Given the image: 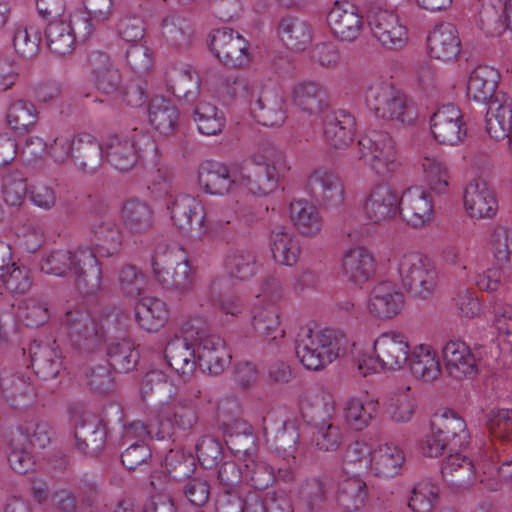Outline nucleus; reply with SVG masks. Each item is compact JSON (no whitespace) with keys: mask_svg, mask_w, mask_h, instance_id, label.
I'll return each instance as SVG.
<instances>
[{"mask_svg":"<svg viewBox=\"0 0 512 512\" xmlns=\"http://www.w3.org/2000/svg\"><path fill=\"white\" fill-rule=\"evenodd\" d=\"M41 272L65 277L71 273L77 291L83 296L94 295L102 288V267L94 250L79 246L74 251L53 249L43 254Z\"/></svg>","mask_w":512,"mask_h":512,"instance_id":"1","label":"nucleus"},{"mask_svg":"<svg viewBox=\"0 0 512 512\" xmlns=\"http://www.w3.org/2000/svg\"><path fill=\"white\" fill-rule=\"evenodd\" d=\"M153 194L165 195L170 198L167 210L170 218L178 230L193 239H202L206 234V213L204 206L194 197L180 194L172 198V176L158 170L152 185L149 186Z\"/></svg>","mask_w":512,"mask_h":512,"instance_id":"2","label":"nucleus"},{"mask_svg":"<svg viewBox=\"0 0 512 512\" xmlns=\"http://www.w3.org/2000/svg\"><path fill=\"white\" fill-rule=\"evenodd\" d=\"M289 171L286 153L266 144L250 157L245 172L238 173L239 186L246 187L254 195L264 196L273 192Z\"/></svg>","mask_w":512,"mask_h":512,"instance_id":"3","label":"nucleus"},{"mask_svg":"<svg viewBox=\"0 0 512 512\" xmlns=\"http://www.w3.org/2000/svg\"><path fill=\"white\" fill-rule=\"evenodd\" d=\"M346 344L345 335L339 330L304 328L298 333L295 349L306 369L318 371L337 359Z\"/></svg>","mask_w":512,"mask_h":512,"instance_id":"4","label":"nucleus"},{"mask_svg":"<svg viewBox=\"0 0 512 512\" xmlns=\"http://www.w3.org/2000/svg\"><path fill=\"white\" fill-rule=\"evenodd\" d=\"M403 287L411 297L425 300L436 290L438 274L433 261L419 252H405L397 258Z\"/></svg>","mask_w":512,"mask_h":512,"instance_id":"5","label":"nucleus"},{"mask_svg":"<svg viewBox=\"0 0 512 512\" xmlns=\"http://www.w3.org/2000/svg\"><path fill=\"white\" fill-rule=\"evenodd\" d=\"M365 101L369 110L383 120L410 124L415 119L414 107L407 96L390 83L380 80L371 83Z\"/></svg>","mask_w":512,"mask_h":512,"instance_id":"6","label":"nucleus"},{"mask_svg":"<svg viewBox=\"0 0 512 512\" xmlns=\"http://www.w3.org/2000/svg\"><path fill=\"white\" fill-rule=\"evenodd\" d=\"M280 297L279 281L267 279L263 283L262 295H257V302L250 311L253 333L266 341L283 338L285 335V331L280 328V311L275 304Z\"/></svg>","mask_w":512,"mask_h":512,"instance_id":"7","label":"nucleus"},{"mask_svg":"<svg viewBox=\"0 0 512 512\" xmlns=\"http://www.w3.org/2000/svg\"><path fill=\"white\" fill-rule=\"evenodd\" d=\"M357 158L380 177L392 175L400 166L395 142L384 131H372L357 145Z\"/></svg>","mask_w":512,"mask_h":512,"instance_id":"8","label":"nucleus"},{"mask_svg":"<svg viewBox=\"0 0 512 512\" xmlns=\"http://www.w3.org/2000/svg\"><path fill=\"white\" fill-rule=\"evenodd\" d=\"M63 326L71 346L82 353L94 352L105 342L104 325L84 308L68 310L63 318Z\"/></svg>","mask_w":512,"mask_h":512,"instance_id":"9","label":"nucleus"},{"mask_svg":"<svg viewBox=\"0 0 512 512\" xmlns=\"http://www.w3.org/2000/svg\"><path fill=\"white\" fill-rule=\"evenodd\" d=\"M89 229L101 256L112 257L122 247V232L109 205L98 202L89 216Z\"/></svg>","mask_w":512,"mask_h":512,"instance_id":"10","label":"nucleus"},{"mask_svg":"<svg viewBox=\"0 0 512 512\" xmlns=\"http://www.w3.org/2000/svg\"><path fill=\"white\" fill-rule=\"evenodd\" d=\"M174 263L173 255L158 251L152 256V270L156 281L161 287L177 295L192 292L195 285V274L187 260Z\"/></svg>","mask_w":512,"mask_h":512,"instance_id":"11","label":"nucleus"},{"mask_svg":"<svg viewBox=\"0 0 512 512\" xmlns=\"http://www.w3.org/2000/svg\"><path fill=\"white\" fill-rule=\"evenodd\" d=\"M367 23L372 36L383 48L398 50L406 45L408 30L394 11L371 6L367 11Z\"/></svg>","mask_w":512,"mask_h":512,"instance_id":"12","label":"nucleus"},{"mask_svg":"<svg viewBox=\"0 0 512 512\" xmlns=\"http://www.w3.org/2000/svg\"><path fill=\"white\" fill-rule=\"evenodd\" d=\"M361 207L369 223L384 224L398 214L399 195L391 185L378 183L365 194Z\"/></svg>","mask_w":512,"mask_h":512,"instance_id":"13","label":"nucleus"},{"mask_svg":"<svg viewBox=\"0 0 512 512\" xmlns=\"http://www.w3.org/2000/svg\"><path fill=\"white\" fill-rule=\"evenodd\" d=\"M305 187L313 201L321 207L336 208L344 201V185L333 170L324 167L313 170Z\"/></svg>","mask_w":512,"mask_h":512,"instance_id":"14","label":"nucleus"},{"mask_svg":"<svg viewBox=\"0 0 512 512\" xmlns=\"http://www.w3.org/2000/svg\"><path fill=\"white\" fill-rule=\"evenodd\" d=\"M444 369L455 380L473 379L479 373L480 358L460 339H450L442 348Z\"/></svg>","mask_w":512,"mask_h":512,"instance_id":"15","label":"nucleus"},{"mask_svg":"<svg viewBox=\"0 0 512 512\" xmlns=\"http://www.w3.org/2000/svg\"><path fill=\"white\" fill-rule=\"evenodd\" d=\"M373 348L383 371L400 370L408 362L411 352L408 337L399 331L383 332L375 339Z\"/></svg>","mask_w":512,"mask_h":512,"instance_id":"16","label":"nucleus"},{"mask_svg":"<svg viewBox=\"0 0 512 512\" xmlns=\"http://www.w3.org/2000/svg\"><path fill=\"white\" fill-rule=\"evenodd\" d=\"M430 124L434 138L441 144L457 145L466 136L462 112L453 104L439 107L432 115Z\"/></svg>","mask_w":512,"mask_h":512,"instance_id":"17","label":"nucleus"},{"mask_svg":"<svg viewBox=\"0 0 512 512\" xmlns=\"http://www.w3.org/2000/svg\"><path fill=\"white\" fill-rule=\"evenodd\" d=\"M406 223L414 228L427 225L433 219V204L429 192L419 186L406 189L399 196V210Z\"/></svg>","mask_w":512,"mask_h":512,"instance_id":"18","label":"nucleus"},{"mask_svg":"<svg viewBox=\"0 0 512 512\" xmlns=\"http://www.w3.org/2000/svg\"><path fill=\"white\" fill-rule=\"evenodd\" d=\"M210 46L216 57L227 66L239 67L247 62L248 43L231 28L215 30Z\"/></svg>","mask_w":512,"mask_h":512,"instance_id":"19","label":"nucleus"},{"mask_svg":"<svg viewBox=\"0 0 512 512\" xmlns=\"http://www.w3.org/2000/svg\"><path fill=\"white\" fill-rule=\"evenodd\" d=\"M327 23L335 37L347 42L356 40L364 25L358 7L348 1L334 3L327 15Z\"/></svg>","mask_w":512,"mask_h":512,"instance_id":"20","label":"nucleus"},{"mask_svg":"<svg viewBox=\"0 0 512 512\" xmlns=\"http://www.w3.org/2000/svg\"><path fill=\"white\" fill-rule=\"evenodd\" d=\"M251 113L263 126H281L287 117L285 99L277 89L263 87L251 103Z\"/></svg>","mask_w":512,"mask_h":512,"instance_id":"21","label":"nucleus"},{"mask_svg":"<svg viewBox=\"0 0 512 512\" xmlns=\"http://www.w3.org/2000/svg\"><path fill=\"white\" fill-rule=\"evenodd\" d=\"M464 206L469 216L476 219L492 218L498 210L495 192L481 178L472 180L466 186Z\"/></svg>","mask_w":512,"mask_h":512,"instance_id":"22","label":"nucleus"},{"mask_svg":"<svg viewBox=\"0 0 512 512\" xmlns=\"http://www.w3.org/2000/svg\"><path fill=\"white\" fill-rule=\"evenodd\" d=\"M207 296L212 306L231 320L238 318L246 309L244 300L232 291L231 281L225 276L210 281Z\"/></svg>","mask_w":512,"mask_h":512,"instance_id":"23","label":"nucleus"},{"mask_svg":"<svg viewBox=\"0 0 512 512\" xmlns=\"http://www.w3.org/2000/svg\"><path fill=\"white\" fill-rule=\"evenodd\" d=\"M196 358L203 372L219 375L230 363L231 356L223 339L215 335H208L199 338Z\"/></svg>","mask_w":512,"mask_h":512,"instance_id":"24","label":"nucleus"},{"mask_svg":"<svg viewBox=\"0 0 512 512\" xmlns=\"http://www.w3.org/2000/svg\"><path fill=\"white\" fill-rule=\"evenodd\" d=\"M198 184L205 193L223 195L239 186L238 173L230 171L224 164L206 162L199 169Z\"/></svg>","mask_w":512,"mask_h":512,"instance_id":"25","label":"nucleus"},{"mask_svg":"<svg viewBox=\"0 0 512 512\" xmlns=\"http://www.w3.org/2000/svg\"><path fill=\"white\" fill-rule=\"evenodd\" d=\"M165 358L169 366L181 377L189 382L196 370V348L187 337L175 336L165 348Z\"/></svg>","mask_w":512,"mask_h":512,"instance_id":"26","label":"nucleus"},{"mask_svg":"<svg viewBox=\"0 0 512 512\" xmlns=\"http://www.w3.org/2000/svg\"><path fill=\"white\" fill-rule=\"evenodd\" d=\"M355 118L344 110L328 113L323 122V134L327 144L334 149H345L353 141Z\"/></svg>","mask_w":512,"mask_h":512,"instance_id":"27","label":"nucleus"},{"mask_svg":"<svg viewBox=\"0 0 512 512\" xmlns=\"http://www.w3.org/2000/svg\"><path fill=\"white\" fill-rule=\"evenodd\" d=\"M104 146L98 139L87 132L74 135L72 161L84 173L94 174L102 165Z\"/></svg>","mask_w":512,"mask_h":512,"instance_id":"28","label":"nucleus"},{"mask_svg":"<svg viewBox=\"0 0 512 512\" xmlns=\"http://www.w3.org/2000/svg\"><path fill=\"white\" fill-rule=\"evenodd\" d=\"M87 67L91 79L98 90L105 94H112L118 91L121 83L119 69L112 63L108 54L101 51H94L89 54Z\"/></svg>","mask_w":512,"mask_h":512,"instance_id":"29","label":"nucleus"},{"mask_svg":"<svg viewBox=\"0 0 512 512\" xmlns=\"http://www.w3.org/2000/svg\"><path fill=\"white\" fill-rule=\"evenodd\" d=\"M104 154L107 162L121 172L131 170L139 160L134 137L126 135L109 136L104 144Z\"/></svg>","mask_w":512,"mask_h":512,"instance_id":"30","label":"nucleus"},{"mask_svg":"<svg viewBox=\"0 0 512 512\" xmlns=\"http://www.w3.org/2000/svg\"><path fill=\"white\" fill-rule=\"evenodd\" d=\"M404 296L390 282L375 285L370 293L368 309L376 317L390 319L400 313Z\"/></svg>","mask_w":512,"mask_h":512,"instance_id":"31","label":"nucleus"},{"mask_svg":"<svg viewBox=\"0 0 512 512\" xmlns=\"http://www.w3.org/2000/svg\"><path fill=\"white\" fill-rule=\"evenodd\" d=\"M269 247L274 261L285 266L295 265L301 254L299 237L285 226L277 225L271 230Z\"/></svg>","mask_w":512,"mask_h":512,"instance_id":"32","label":"nucleus"},{"mask_svg":"<svg viewBox=\"0 0 512 512\" xmlns=\"http://www.w3.org/2000/svg\"><path fill=\"white\" fill-rule=\"evenodd\" d=\"M429 55L437 60L452 61L460 53V39L457 29L451 23H441L430 32L428 39Z\"/></svg>","mask_w":512,"mask_h":512,"instance_id":"33","label":"nucleus"},{"mask_svg":"<svg viewBox=\"0 0 512 512\" xmlns=\"http://www.w3.org/2000/svg\"><path fill=\"white\" fill-rule=\"evenodd\" d=\"M500 74L490 66H479L475 68L467 82V96L477 102L489 103V105L503 92H496Z\"/></svg>","mask_w":512,"mask_h":512,"instance_id":"34","label":"nucleus"},{"mask_svg":"<svg viewBox=\"0 0 512 512\" xmlns=\"http://www.w3.org/2000/svg\"><path fill=\"white\" fill-rule=\"evenodd\" d=\"M0 283L11 293L23 294L32 285L29 269L16 262H10L7 248L0 246Z\"/></svg>","mask_w":512,"mask_h":512,"instance_id":"35","label":"nucleus"},{"mask_svg":"<svg viewBox=\"0 0 512 512\" xmlns=\"http://www.w3.org/2000/svg\"><path fill=\"white\" fill-rule=\"evenodd\" d=\"M486 113V131L496 141L504 140L512 128V103L506 94L496 96Z\"/></svg>","mask_w":512,"mask_h":512,"instance_id":"36","label":"nucleus"},{"mask_svg":"<svg viewBox=\"0 0 512 512\" xmlns=\"http://www.w3.org/2000/svg\"><path fill=\"white\" fill-rule=\"evenodd\" d=\"M441 475L452 489L468 488L475 480L474 465L459 453L450 454L442 463Z\"/></svg>","mask_w":512,"mask_h":512,"instance_id":"37","label":"nucleus"},{"mask_svg":"<svg viewBox=\"0 0 512 512\" xmlns=\"http://www.w3.org/2000/svg\"><path fill=\"white\" fill-rule=\"evenodd\" d=\"M168 318V305L157 297H143L135 306V320L148 332H157L165 325Z\"/></svg>","mask_w":512,"mask_h":512,"instance_id":"38","label":"nucleus"},{"mask_svg":"<svg viewBox=\"0 0 512 512\" xmlns=\"http://www.w3.org/2000/svg\"><path fill=\"white\" fill-rule=\"evenodd\" d=\"M289 215L294 227L303 236H316L323 228V219L317 207L307 200L292 201Z\"/></svg>","mask_w":512,"mask_h":512,"instance_id":"39","label":"nucleus"},{"mask_svg":"<svg viewBox=\"0 0 512 512\" xmlns=\"http://www.w3.org/2000/svg\"><path fill=\"white\" fill-rule=\"evenodd\" d=\"M342 269L350 281L361 285L368 281L375 271L374 258L364 247L352 248L342 259Z\"/></svg>","mask_w":512,"mask_h":512,"instance_id":"40","label":"nucleus"},{"mask_svg":"<svg viewBox=\"0 0 512 512\" xmlns=\"http://www.w3.org/2000/svg\"><path fill=\"white\" fill-rule=\"evenodd\" d=\"M407 363L412 374L426 382L436 380L441 374L437 353L430 345L415 346L410 352Z\"/></svg>","mask_w":512,"mask_h":512,"instance_id":"41","label":"nucleus"},{"mask_svg":"<svg viewBox=\"0 0 512 512\" xmlns=\"http://www.w3.org/2000/svg\"><path fill=\"white\" fill-rule=\"evenodd\" d=\"M404 463L403 451L392 443L378 445L370 458V469L378 477L396 476Z\"/></svg>","mask_w":512,"mask_h":512,"instance_id":"42","label":"nucleus"},{"mask_svg":"<svg viewBox=\"0 0 512 512\" xmlns=\"http://www.w3.org/2000/svg\"><path fill=\"white\" fill-rule=\"evenodd\" d=\"M292 100L303 112L317 114L327 106V91L318 82L303 81L292 88Z\"/></svg>","mask_w":512,"mask_h":512,"instance_id":"43","label":"nucleus"},{"mask_svg":"<svg viewBox=\"0 0 512 512\" xmlns=\"http://www.w3.org/2000/svg\"><path fill=\"white\" fill-rule=\"evenodd\" d=\"M195 462L191 458L184 459L175 467L176 477H187L184 480L182 491L187 500L198 507L204 506L210 498V485L201 477H188L193 472Z\"/></svg>","mask_w":512,"mask_h":512,"instance_id":"44","label":"nucleus"},{"mask_svg":"<svg viewBox=\"0 0 512 512\" xmlns=\"http://www.w3.org/2000/svg\"><path fill=\"white\" fill-rule=\"evenodd\" d=\"M180 113L176 105L168 99L154 97L149 105V122L152 127L164 136L175 132Z\"/></svg>","mask_w":512,"mask_h":512,"instance_id":"45","label":"nucleus"},{"mask_svg":"<svg viewBox=\"0 0 512 512\" xmlns=\"http://www.w3.org/2000/svg\"><path fill=\"white\" fill-rule=\"evenodd\" d=\"M38 117L39 113L33 102L18 99L7 107L5 124L14 133L24 135L35 127Z\"/></svg>","mask_w":512,"mask_h":512,"instance_id":"46","label":"nucleus"},{"mask_svg":"<svg viewBox=\"0 0 512 512\" xmlns=\"http://www.w3.org/2000/svg\"><path fill=\"white\" fill-rule=\"evenodd\" d=\"M367 497L366 483L359 477H351L339 483L336 502L343 512H356L365 506Z\"/></svg>","mask_w":512,"mask_h":512,"instance_id":"47","label":"nucleus"},{"mask_svg":"<svg viewBox=\"0 0 512 512\" xmlns=\"http://www.w3.org/2000/svg\"><path fill=\"white\" fill-rule=\"evenodd\" d=\"M282 42L292 50H303L312 40V27L297 17H284L278 25Z\"/></svg>","mask_w":512,"mask_h":512,"instance_id":"48","label":"nucleus"},{"mask_svg":"<svg viewBox=\"0 0 512 512\" xmlns=\"http://www.w3.org/2000/svg\"><path fill=\"white\" fill-rule=\"evenodd\" d=\"M13 47L16 53L24 58L35 57L41 41V27L34 22H19L12 30Z\"/></svg>","mask_w":512,"mask_h":512,"instance_id":"49","label":"nucleus"},{"mask_svg":"<svg viewBox=\"0 0 512 512\" xmlns=\"http://www.w3.org/2000/svg\"><path fill=\"white\" fill-rule=\"evenodd\" d=\"M224 268L229 276L248 280L257 273L256 256L249 249L231 248L225 255Z\"/></svg>","mask_w":512,"mask_h":512,"instance_id":"50","label":"nucleus"},{"mask_svg":"<svg viewBox=\"0 0 512 512\" xmlns=\"http://www.w3.org/2000/svg\"><path fill=\"white\" fill-rule=\"evenodd\" d=\"M48 48L58 56L72 53L75 45V35L71 23L60 19L51 21L45 30Z\"/></svg>","mask_w":512,"mask_h":512,"instance_id":"51","label":"nucleus"},{"mask_svg":"<svg viewBox=\"0 0 512 512\" xmlns=\"http://www.w3.org/2000/svg\"><path fill=\"white\" fill-rule=\"evenodd\" d=\"M74 436L80 452L96 456L104 447L106 431L98 421H85L76 426Z\"/></svg>","mask_w":512,"mask_h":512,"instance_id":"52","label":"nucleus"},{"mask_svg":"<svg viewBox=\"0 0 512 512\" xmlns=\"http://www.w3.org/2000/svg\"><path fill=\"white\" fill-rule=\"evenodd\" d=\"M122 220L131 232L143 233L153 225V210L144 201L129 199L123 204Z\"/></svg>","mask_w":512,"mask_h":512,"instance_id":"53","label":"nucleus"},{"mask_svg":"<svg viewBox=\"0 0 512 512\" xmlns=\"http://www.w3.org/2000/svg\"><path fill=\"white\" fill-rule=\"evenodd\" d=\"M379 403L375 399L351 398L345 405V421L356 431L364 430L377 415Z\"/></svg>","mask_w":512,"mask_h":512,"instance_id":"54","label":"nucleus"},{"mask_svg":"<svg viewBox=\"0 0 512 512\" xmlns=\"http://www.w3.org/2000/svg\"><path fill=\"white\" fill-rule=\"evenodd\" d=\"M384 408L393 422L400 424L409 422L416 411V401L411 394L410 387L391 393Z\"/></svg>","mask_w":512,"mask_h":512,"instance_id":"55","label":"nucleus"},{"mask_svg":"<svg viewBox=\"0 0 512 512\" xmlns=\"http://www.w3.org/2000/svg\"><path fill=\"white\" fill-rule=\"evenodd\" d=\"M162 37L172 47L186 48L191 44L193 29L190 22L179 15H169L161 24Z\"/></svg>","mask_w":512,"mask_h":512,"instance_id":"56","label":"nucleus"},{"mask_svg":"<svg viewBox=\"0 0 512 512\" xmlns=\"http://www.w3.org/2000/svg\"><path fill=\"white\" fill-rule=\"evenodd\" d=\"M439 495V486L430 479H423L414 486L408 507L412 512H434Z\"/></svg>","mask_w":512,"mask_h":512,"instance_id":"57","label":"nucleus"},{"mask_svg":"<svg viewBox=\"0 0 512 512\" xmlns=\"http://www.w3.org/2000/svg\"><path fill=\"white\" fill-rule=\"evenodd\" d=\"M194 121L201 134L212 136L221 133L225 126V117L215 105L199 101L194 111Z\"/></svg>","mask_w":512,"mask_h":512,"instance_id":"58","label":"nucleus"},{"mask_svg":"<svg viewBox=\"0 0 512 512\" xmlns=\"http://www.w3.org/2000/svg\"><path fill=\"white\" fill-rule=\"evenodd\" d=\"M431 427L437 429L453 447L461 446L468 436L465 421L452 411L436 416Z\"/></svg>","mask_w":512,"mask_h":512,"instance_id":"59","label":"nucleus"},{"mask_svg":"<svg viewBox=\"0 0 512 512\" xmlns=\"http://www.w3.org/2000/svg\"><path fill=\"white\" fill-rule=\"evenodd\" d=\"M505 4L502 0H484L479 11L480 28L489 36H499L506 30Z\"/></svg>","mask_w":512,"mask_h":512,"instance_id":"60","label":"nucleus"},{"mask_svg":"<svg viewBox=\"0 0 512 512\" xmlns=\"http://www.w3.org/2000/svg\"><path fill=\"white\" fill-rule=\"evenodd\" d=\"M31 363L36 375L43 380L56 378L62 369L59 352L49 346L39 347L34 351Z\"/></svg>","mask_w":512,"mask_h":512,"instance_id":"61","label":"nucleus"},{"mask_svg":"<svg viewBox=\"0 0 512 512\" xmlns=\"http://www.w3.org/2000/svg\"><path fill=\"white\" fill-rule=\"evenodd\" d=\"M297 499L306 512H319L326 502L324 483L318 478L303 481L297 489Z\"/></svg>","mask_w":512,"mask_h":512,"instance_id":"62","label":"nucleus"},{"mask_svg":"<svg viewBox=\"0 0 512 512\" xmlns=\"http://www.w3.org/2000/svg\"><path fill=\"white\" fill-rule=\"evenodd\" d=\"M109 364L118 372L131 371L139 358L130 339L112 342L108 348Z\"/></svg>","mask_w":512,"mask_h":512,"instance_id":"63","label":"nucleus"},{"mask_svg":"<svg viewBox=\"0 0 512 512\" xmlns=\"http://www.w3.org/2000/svg\"><path fill=\"white\" fill-rule=\"evenodd\" d=\"M422 171L429 187L438 194L445 193L448 187V169L446 164L435 155L424 156Z\"/></svg>","mask_w":512,"mask_h":512,"instance_id":"64","label":"nucleus"}]
</instances>
